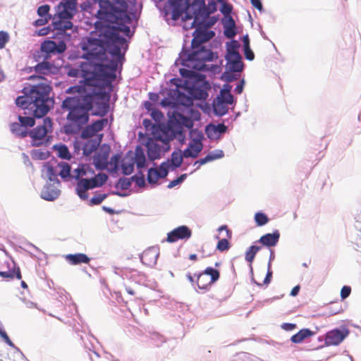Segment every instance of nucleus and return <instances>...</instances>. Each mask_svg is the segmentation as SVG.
<instances>
[{
    "label": "nucleus",
    "mask_w": 361,
    "mask_h": 361,
    "mask_svg": "<svg viewBox=\"0 0 361 361\" xmlns=\"http://www.w3.org/2000/svg\"><path fill=\"white\" fill-rule=\"evenodd\" d=\"M114 25L104 26L100 31L99 38L87 37L83 40L81 48L84 51V59L91 62H104L107 59V49L112 56L123 59L121 49H127V42L119 35V32H122L120 26Z\"/></svg>",
    "instance_id": "f257e3e1"
},
{
    "label": "nucleus",
    "mask_w": 361,
    "mask_h": 361,
    "mask_svg": "<svg viewBox=\"0 0 361 361\" xmlns=\"http://www.w3.org/2000/svg\"><path fill=\"white\" fill-rule=\"evenodd\" d=\"M216 10L215 3L213 2L206 7L204 1H196L192 6L188 8V14L192 13L195 15V18L190 20V23H185L183 27L186 30L195 27L191 43L193 49L198 48L202 43L209 41L215 35L214 31H209L208 29L217 21L216 18L209 17V15Z\"/></svg>",
    "instance_id": "f03ea898"
},
{
    "label": "nucleus",
    "mask_w": 361,
    "mask_h": 361,
    "mask_svg": "<svg viewBox=\"0 0 361 361\" xmlns=\"http://www.w3.org/2000/svg\"><path fill=\"white\" fill-rule=\"evenodd\" d=\"M35 78L42 79L43 81L37 85L25 87L22 90L23 95L16 99V104L24 109L32 105L30 108L33 109L34 116L42 118L49 112L53 104L52 99L49 97L51 87L47 80L40 75L30 77V79Z\"/></svg>",
    "instance_id": "7ed1b4c3"
},
{
    "label": "nucleus",
    "mask_w": 361,
    "mask_h": 361,
    "mask_svg": "<svg viewBox=\"0 0 361 361\" xmlns=\"http://www.w3.org/2000/svg\"><path fill=\"white\" fill-rule=\"evenodd\" d=\"M94 96L75 95L66 97L62 102L63 109L68 111L64 126V131L68 135L78 134L89 121L90 111L93 107Z\"/></svg>",
    "instance_id": "20e7f679"
},
{
    "label": "nucleus",
    "mask_w": 361,
    "mask_h": 361,
    "mask_svg": "<svg viewBox=\"0 0 361 361\" xmlns=\"http://www.w3.org/2000/svg\"><path fill=\"white\" fill-rule=\"evenodd\" d=\"M99 7L96 16L102 23L119 25L122 32L130 36V29L128 25L131 23V18L128 14L125 0H99Z\"/></svg>",
    "instance_id": "39448f33"
},
{
    "label": "nucleus",
    "mask_w": 361,
    "mask_h": 361,
    "mask_svg": "<svg viewBox=\"0 0 361 361\" xmlns=\"http://www.w3.org/2000/svg\"><path fill=\"white\" fill-rule=\"evenodd\" d=\"M111 59L105 61L106 63L103 62L97 63L94 61L92 66V80H99L104 82H111L116 78L115 71L118 68V62H121L123 59Z\"/></svg>",
    "instance_id": "423d86ee"
},
{
    "label": "nucleus",
    "mask_w": 361,
    "mask_h": 361,
    "mask_svg": "<svg viewBox=\"0 0 361 361\" xmlns=\"http://www.w3.org/2000/svg\"><path fill=\"white\" fill-rule=\"evenodd\" d=\"M213 60V52L204 47H199L188 55L187 59L183 61V65L197 71L206 70L207 61Z\"/></svg>",
    "instance_id": "0eeeda50"
},
{
    "label": "nucleus",
    "mask_w": 361,
    "mask_h": 361,
    "mask_svg": "<svg viewBox=\"0 0 361 361\" xmlns=\"http://www.w3.org/2000/svg\"><path fill=\"white\" fill-rule=\"evenodd\" d=\"M145 145L147 157L150 161L161 159L171 148L169 140L159 136L148 138Z\"/></svg>",
    "instance_id": "6e6552de"
},
{
    "label": "nucleus",
    "mask_w": 361,
    "mask_h": 361,
    "mask_svg": "<svg viewBox=\"0 0 361 361\" xmlns=\"http://www.w3.org/2000/svg\"><path fill=\"white\" fill-rule=\"evenodd\" d=\"M108 176L105 173H99L93 178L82 177L79 178L76 186V191L79 197L83 200L87 198V190L102 186L106 180Z\"/></svg>",
    "instance_id": "1a4fd4ad"
},
{
    "label": "nucleus",
    "mask_w": 361,
    "mask_h": 361,
    "mask_svg": "<svg viewBox=\"0 0 361 361\" xmlns=\"http://www.w3.org/2000/svg\"><path fill=\"white\" fill-rule=\"evenodd\" d=\"M171 1L172 9V18L173 20L178 19L183 13L185 12V16L183 17L184 24L188 21L191 20L195 18V15L192 13L188 14V10L189 8L200 0H195L191 4H189L188 0H170Z\"/></svg>",
    "instance_id": "9d476101"
},
{
    "label": "nucleus",
    "mask_w": 361,
    "mask_h": 361,
    "mask_svg": "<svg viewBox=\"0 0 361 361\" xmlns=\"http://www.w3.org/2000/svg\"><path fill=\"white\" fill-rule=\"evenodd\" d=\"M52 129V121L50 118H45L43 123L28 132V135L32 139V145L39 146L47 134Z\"/></svg>",
    "instance_id": "9b49d317"
},
{
    "label": "nucleus",
    "mask_w": 361,
    "mask_h": 361,
    "mask_svg": "<svg viewBox=\"0 0 361 361\" xmlns=\"http://www.w3.org/2000/svg\"><path fill=\"white\" fill-rule=\"evenodd\" d=\"M40 49L44 53V59L47 60L51 54L63 53L66 49V44L63 41L56 44L54 41L47 40L42 43Z\"/></svg>",
    "instance_id": "f8f14e48"
},
{
    "label": "nucleus",
    "mask_w": 361,
    "mask_h": 361,
    "mask_svg": "<svg viewBox=\"0 0 361 361\" xmlns=\"http://www.w3.org/2000/svg\"><path fill=\"white\" fill-rule=\"evenodd\" d=\"M107 123V118H102L93 122L92 124L83 128L81 133V137L90 138L94 136L98 132L102 130Z\"/></svg>",
    "instance_id": "ddd939ff"
},
{
    "label": "nucleus",
    "mask_w": 361,
    "mask_h": 361,
    "mask_svg": "<svg viewBox=\"0 0 361 361\" xmlns=\"http://www.w3.org/2000/svg\"><path fill=\"white\" fill-rule=\"evenodd\" d=\"M191 235L192 231L188 226H180L168 233L167 241L174 243L178 240H187L189 239Z\"/></svg>",
    "instance_id": "4468645a"
},
{
    "label": "nucleus",
    "mask_w": 361,
    "mask_h": 361,
    "mask_svg": "<svg viewBox=\"0 0 361 361\" xmlns=\"http://www.w3.org/2000/svg\"><path fill=\"white\" fill-rule=\"evenodd\" d=\"M349 331L347 329L339 330L338 329L329 331L325 338V343L328 345H337L348 335Z\"/></svg>",
    "instance_id": "2eb2a0df"
},
{
    "label": "nucleus",
    "mask_w": 361,
    "mask_h": 361,
    "mask_svg": "<svg viewBox=\"0 0 361 361\" xmlns=\"http://www.w3.org/2000/svg\"><path fill=\"white\" fill-rule=\"evenodd\" d=\"M77 0H63L58 5V13L61 18H73L76 11Z\"/></svg>",
    "instance_id": "dca6fc26"
},
{
    "label": "nucleus",
    "mask_w": 361,
    "mask_h": 361,
    "mask_svg": "<svg viewBox=\"0 0 361 361\" xmlns=\"http://www.w3.org/2000/svg\"><path fill=\"white\" fill-rule=\"evenodd\" d=\"M226 130L227 126L224 123L209 124L206 126L205 133L209 139L218 140L221 137V134L226 133Z\"/></svg>",
    "instance_id": "f3484780"
},
{
    "label": "nucleus",
    "mask_w": 361,
    "mask_h": 361,
    "mask_svg": "<svg viewBox=\"0 0 361 361\" xmlns=\"http://www.w3.org/2000/svg\"><path fill=\"white\" fill-rule=\"evenodd\" d=\"M159 257V251L156 247H149L145 250L141 255L142 262L148 267L156 264Z\"/></svg>",
    "instance_id": "a211bd4d"
},
{
    "label": "nucleus",
    "mask_w": 361,
    "mask_h": 361,
    "mask_svg": "<svg viewBox=\"0 0 361 361\" xmlns=\"http://www.w3.org/2000/svg\"><path fill=\"white\" fill-rule=\"evenodd\" d=\"M109 149H101L94 157V164L98 169H105L109 165Z\"/></svg>",
    "instance_id": "6ab92c4d"
},
{
    "label": "nucleus",
    "mask_w": 361,
    "mask_h": 361,
    "mask_svg": "<svg viewBox=\"0 0 361 361\" xmlns=\"http://www.w3.org/2000/svg\"><path fill=\"white\" fill-rule=\"evenodd\" d=\"M202 144L200 139H192L189 146L183 151V156L185 158H196L202 149Z\"/></svg>",
    "instance_id": "aec40b11"
},
{
    "label": "nucleus",
    "mask_w": 361,
    "mask_h": 361,
    "mask_svg": "<svg viewBox=\"0 0 361 361\" xmlns=\"http://www.w3.org/2000/svg\"><path fill=\"white\" fill-rule=\"evenodd\" d=\"M63 257L71 265L88 264L90 261V258L84 253L68 254Z\"/></svg>",
    "instance_id": "412c9836"
},
{
    "label": "nucleus",
    "mask_w": 361,
    "mask_h": 361,
    "mask_svg": "<svg viewBox=\"0 0 361 361\" xmlns=\"http://www.w3.org/2000/svg\"><path fill=\"white\" fill-rule=\"evenodd\" d=\"M218 231L219 232H221L223 231H226V236L225 238L221 239L219 240L216 249L221 252H224L226 250H228L230 247V245L228 243V239H231L232 237V232L228 228L226 225L221 226Z\"/></svg>",
    "instance_id": "4be33fe9"
},
{
    "label": "nucleus",
    "mask_w": 361,
    "mask_h": 361,
    "mask_svg": "<svg viewBox=\"0 0 361 361\" xmlns=\"http://www.w3.org/2000/svg\"><path fill=\"white\" fill-rule=\"evenodd\" d=\"M280 238V233L279 231H275L272 233H267L262 235L259 242L261 243L263 245L267 247H273L275 246L279 242Z\"/></svg>",
    "instance_id": "5701e85b"
},
{
    "label": "nucleus",
    "mask_w": 361,
    "mask_h": 361,
    "mask_svg": "<svg viewBox=\"0 0 361 361\" xmlns=\"http://www.w3.org/2000/svg\"><path fill=\"white\" fill-rule=\"evenodd\" d=\"M56 13L59 20L53 22L54 28L61 31H66L67 30L71 29L73 27V23L70 21L71 18H61L58 13V9L56 10Z\"/></svg>",
    "instance_id": "b1692460"
},
{
    "label": "nucleus",
    "mask_w": 361,
    "mask_h": 361,
    "mask_svg": "<svg viewBox=\"0 0 361 361\" xmlns=\"http://www.w3.org/2000/svg\"><path fill=\"white\" fill-rule=\"evenodd\" d=\"M315 334V332L309 329H302L297 334L291 336L290 341L294 343H300L306 338L312 337Z\"/></svg>",
    "instance_id": "393cba45"
},
{
    "label": "nucleus",
    "mask_w": 361,
    "mask_h": 361,
    "mask_svg": "<svg viewBox=\"0 0 361 361\" xmlns=\"http://www.w3.org/2000/svg\"><path fill=\"white\" fill-rule=\"evenodd\" d=\"M231 86L228 84H225L216 99L221 100L223 102L232 104L233 103V97L231 94Z\"/></svg>",
    "instance_id": "a878e982"
},
{
    "label": "nucleus",
    "mask_w": 361,
    "mask_h": 361,
    "mask_svg": "<svg viewBox=\"0 0 361 361\" xmlns=\"http://www.w3.org/2000/svg\"><path fill=\"white\" fill-rule=\"evenodd\" d=\"M60 194L59 190L51 185L46 186L41 192V197L46 200L53 201L56 199Z\"/></svg>",
    "instance_id": "bb28decb"
},
{
    "label": "nucleus",
    "mask_w": 361,
    "mask_h": 361,
    "mask_svg": "<svg viewBox=\"0 0 361 361\" xmlns=\"http://www.w3.org/2000/svg\"><path fill=\"white\" fill-rule=\"evenodd\" d=\"M197 287L204 290H207L209 289L211 286L213 284L212 282H210V280L209 277H207L205 274L204 271L199 273L197 275V279L195 281Z\"/></svg>",
    "instance_id": "cd10ccee"
},
{
    "label": "nucleus",
    "mask_w": 361,
    "mask_h": 361,
    "mask_svg": "<svg viewBox=\"0 0 361 361\" xmlns=\"http://www.w3.org/2000/svg\"><path fill=\"white\" fill-rule=\"evenodd\" d=\"M228 105L230 104L216 98L213 103L214 112L216 115L224 116L228 111Z\"/></svg>",
    "instance_id": "c85d7f7f"
},
{
    "label": "nucleus",
    "mask_w": 361,
    "mask_h": 361,
    "mask_svg": "<svg viewBox=\"0 0 361 361\" xmlns=\"http://www.w3.org/2000/svg\"><path fill=\"white\" fill-rule=\"evenodd\" d=\"M75 177L77 179H79L83 176L90 177L94 175V170L90 167V166L87 164H83L80 167L78 168L75 170Z\"/></svg>",
    "instance_id": "c756f323"
},
{
    "label": "nucleus",
    "mask_w": 361,
    "mask_h": 361,
    "mask_svg": "<svg viewBox=\"0 0 361 361\" xmlns=\"http://www.w3.org/2000/svg\"><path fill=\"white\" fill-rule=\"evenodd\" d=\"M54 65L48 61H42L35 66V72L39 75H49L52 72Z\"/></svg>",
    "instance_id": "7c9ffc66"
},
{
    "label": "nucleus",
    "mask_w": 361,
    "mask_h": 361,
    "mask_svg": "<svg viewBox=\"0 0 361 361\" xmlns=\"http://www.w3.org/2000/svg\"><path fill=\"white\" fill-rule=\"evenodd\" d=\"M134 164H136L138 169H142L146 165V158L142 149L140 147H137L135 149Z\"/></svg>",
    "instance_id": "2f4dec72"
},
{
    "label": "nucleus",
    "mask_w": 361,
    "mask_h": 361,
    "mask_svg": "<svg viewBox=\"0 0 361 361\" xmlns=\"http://www.w3.org/2000/svg\"><path fill=\"white\" fill-rule=\"evenodd\" d=\"M11 131L20 137H25L28 135L27 129L24 128L22 124L19 123H12L10 126Z\"/></svg>",
    "instance_id": "473e14b6"
},
{
    "label": "nucleus",
    "mask_w": 361,
    "mask_h": 361,
    "mask_svg": "<svg viewBox=\"0 0 361 361\" xmlns=\"http://www.w3.org/2000/svg\"><path fill=\"white\" fill-rule=\"evenodd\" d=\"M223 157H224V152L222 150H219L216 153L212 152V153L208 154L204 158H202V159L197 160L195 162V164H199V165H203V164H207V162L216 160L217 159H220Z\"/></svg>",
    "instance_id": "72a5a7b5"
},
{
    "label": "nucleus",
    "mask_w": 361,
    "mask_h": 361,
    "mask_svg": "<svg viewBox=\"0 0 361 361\" xmlns=\"http://www.w3.org/2000/svg\"><path fill=\"white\" fill-rule=\"evenodd\" d=\"M56 167H54L50 163L47 162L44 164L43 169L47 176L50 180H54L59 175V171Z\"/></svg>",
    "instance_id": "f704fd0d"
},
{
    "label": "nucleus",
    "mask_w": 361,
    "mask_h": 361,
    "mask_svg": "<svg viewBox=\"0 0 361 361\" xmlns=\"http://www.w3.org/2000/svg\"><path fill=\"white\" fill-rule=\"evenodd\" d=\"M204 274L209 277L210 282H212L213 283L219 279L220 272L216 269L209 267L204 270Z\"/></svg>",
    "instance_id": "c9c22d12"
},
{
    "label": "nucleus",
    "mask_w": 361,
    "mask_h": 361,
    "mask_svg": "<svg viewBox=\"0 0 361 361\" xmlns=\"http://www.w3.org/2000/svg\"><path fill=\"white\" fill-rule=\"evenodd\" d=\"M226 68L233 72H241L243 69L242 59L228 61L226 63Z\"/></svg>",
    "instance_id": "e433bc0d"
},
{
    "label": "nucleus",
    "mask_w": 361,
    "mask_h": 361,
    "mask_svg": "<svg viewBox=\"0 0 361 361\" xmlns=\"http://www.w3.org/2000/svg\"><path fill=\"white\" fill-rule=\"evenodd\" d=\"M173 117L178 123H181L187 128H192L193 126L192 121L190 118H188L180 113H174Z\"/></svg>",
    "instance_id": "4c0bfd02"
},
{
    "label": "nucleus",
    "mask_w": 361,
    "mask_h": 361,
    "mask_svg": "<svg viewBox=\"0 0 361 361\" xmlns=\"http://www.w3.org/2000/svg\"><path fill=\"white\" fill-rule=\"evenodd\" d=\"M261 247L257 245H252L245 252V260L249 263H252L257 252L260 250Z\"/></svg>",
    "instance_id": "58836bf2"
},
{
    "label": "nucleus",
    "mask_w": 361,
    "mask_h": 361,
    "mask_svg": "<svg viewBox=\"0 0 361 361\" xmlns=\"http://www.w3.org/2000/svg\"><path fill=\"white\" fill-rule=\"evenodd\" d=\"M18 121L25 129H27L28 127H32L35 124V118L30 116H19Z\"/></svg>",
    "instance_id": "ea45409f"
},
{
    "label": "nucleus",
    "mask_w": 361,
    "mask_h": 361,
    "mask_svg": "<svg viewBox=\"0 0 361 361\" xmlns=\"http://www.w3.org/2000/svg\"><path fill=\"white\" fill-rule=\"evenodd\" d=\"M97 145L92 140H88L82 147L83 154L86 156L92 154L96 149Z\"/></svg>",
    "instance_id": "a19ab883"
},
{
    "label": "nucleus",
    "mask_w": 361,
    "mask_h": 361,
    "mask_svg": "<svg viewBox=\"0 0 361 361\" xmlns=\"http://www.w3.org/2000/svg\"><path fill=\"white\" fill-rule=\"evenodd\" d=\"M57 167L59 169V175L62 178H67L70 176L71 166L67 163H61L57 164Z\"/></svg>",
    "instance_id": "79ce46f5"
},
{
    "label": "nucleus",
    "mask_w": 361,
    "mask_h": 361,
    "mask_svg": "<svg viewBox=\"0 0 361 361\" xmlns=\"http://www.w3.org/2000/svg\"><path fill=\"white\" fill-rule=\"evenodd\" d=\"M255 221L258 226H262L269 222V218L264 213L257 212L255 215Z\"/></svg>",
    "instance_id": "37998d69"
},
{
    "label": "nucleus",
    "mask_w": 361,
    "mask_h": 361,
    "mask_svg": "<svg viewBox=\"0 0 361 361\" xmlns=\"http://www.w3.org/2000/svg\"><path fill=\"white\" fill-rule=\"evenodd\" d=\"M160 178L157 169L151 168L148 170L147 180L149 183L155 184Z\"/></svg>",
    "instance_id": "c03bdc74"
},
{
    "label": "nucleus",
    "mask_w": 361,
    "mask_h": 361,
    "mask_svg": "<svg viewBox=\"0 0 361 361\" xmlns=\"http://www.w3.org/2000/svg\"><path fill=\"white\" fill-rule=\"evenodd\" d=\"M231 25H224V35L228 38H233L235 35V24L234 20H231Z\"/></svg>",
    "instance_id": "a18cd8bd"
},
{
    "label": "nucleus",
    "mask_w": 361,
    "mask_h": 361,
    "mask_svg": "<svg viewBox=\"0 0 361 361\" xmlns=\"http://www.w3.org/2000/svg\"><path fill=\"white\" fill-rule=\"evenodd\" d=\"M57 152L58 156L61 159H70L71 158V155L68 150V148L64 145H60L57 148Z\"/></svg>",
    "instance_id": "49530a36"
},
{
    "label": "nucleus",
    "mask_w": 361,
    "mask_h": 361,
    "mask_svg": "<svg viewBox=\"0 0 361 361\" xmlns=\"http://www.w3.org/2000/svg\"><path fill=\"white\" fill-rule=\"evenodd\" d=\"M122 172L125 175H130L134 171V162L131 160L129 162L123 161L121 164Z\"/></svg>",
    "instance_id": "de8ad7c7"
},
{
    "label": "nucleus",
    "mask_w": 361,
    "mask_h": 361,
    "mask_svg": "<svg viewBox=\"0 0 361 361\" xmlns=\"http://www.w3.org/2000/svg\"><path fill=\"white\" fill-rule=\"evenodd\" d=\"M183 153L173 152L171 155V163L175 167H179L183 163Z\"/></svg>",
    "instance_id": "09e8293b"
},
{
    "label": "nucleus",
    "mask_w": 361,
    "mask_h": 361,
    "mask_svg": "<svg viewBox=\"0 0 361 361\" xmlns=\"http://www.w3.org/2000/svg\"><path fill=\"white\" fill-rule=\"evenodd\" d=\"M178 101L183 105L185 106H190L193 104L192 99L188 96L185 94H182L180 93L178 94Z\"/></svg>",
    "instance_id": "8fccbe9b"
},
{
    "label": "nucleus",
    "mask_w": 361,
    "mask_h": 361,
    "mask_svg": "<svg viewBox=\"0 0 361 361\" xmlns=\"http://www.w3.org/2000/svg\"><path fill=\"white\" fill-rule=\"evenodd\" d=\"M50 10V6L47 4L40 6L37 9V14L40 17H46L51 18V16L49 15V12Z\"/></svg>",
    "instance_id": "3c124183"
},
{
    "label": "nucleus",
    "mask_w": 361,
    "mask_h": 361,
    "mask_svg": "<svg viewBox=\"0 0 361 361\" xmlns=\"http://www.w3.org/2000/svg\"><path fill=\"white\" fill-rule=\"evenodd\" d=\"M9 39L10 36L7 32L0 31V49H2L5 47Z\"/></svg>",
    "instance_id": "603ef678"
},
{
    "label": "nucleus",
    "mask_w": 361,
    "mask_h": 361,
    "mask_svg": "<svg viewBox=\"0 0 361 361\" xmlns=\"http://www.w3.org/2000/svg\"><path fill=\"white\" fill-rule=\"evenodd\" d=\"M131 178H121L118 180V185L122 190H128L131 185Z\"/></svg>",
    "instance_id": "864d4df0"
},
{
    "label": "nucleus",
    "mask_w": 361,
    "mask_h": 361,
    "mask_svg": "<svg viewBox=\"0 0 361 361\" xmlns=\"http://www.w3.org/2000/svg\"><path fill=\"white\" fill-rule=\"evenodd\" d=\"M157 171L159 173V176L160 177V178H164L167 176L168 165L166 163L164 162V163L161 164V165L159 166V168H157Z\"/></svg>",
    "instance_id": "5fc2aeb1"
},
{
    "label": "nucleus",
    "mask_w": 361,
    "mask_h": 361,
    "mask_svg": "<svg viewBox=\"0 0 361 361\" xmlns=\"http://www.w3.org/2000/svg\"><path fill=\"white\" fill-rule=\"evenodd\" d=\"M121 159V155L120 154H115L114 155L109 162V164L111 166L112 169L116 170L118 169V166L119 164Z\"/></svg>",
    "instance_id": "6e6d98bb"
},
{
    "label": "nucleus",
    "mask_w": 361,
    "mask_h": 361,
    "mask_svg": "<svg viewBox=\"0 0 361 361\" xmlns=\"http://www.w3.org/2000/svg\"><path fill=\"white\" fill-rule=\"evenodd\" d=\"M106 197V195L105 194H97L91 198L90 202L94 205L99 204Z\"/></svg>",
    "instance_id": "4d7b16f0"
},
{
    "label": "nucleus",
    "mask_w": 361,
    "mask_h": 361,
    "mask_svg": "<svg viewBox=\"0 0 361 361\" xmlns=\"http://www.w3.org/2000/svg\"><path fill=\"white\" fill-rule=\"evenodd\" d=\"M221 79L225 82H232L234 80H236V78L233 73V71H230L228 70V71H226L222 74Z\"/></svg>",
    "instance_id": "13d9d810"
},
{
    "label": "nucleus",
    "mask_w": 361,
    "mask_h": 361,
    "mask_svg": "<svg viewBox=\"0 0 361 361\" xmlns=\"http://www.w3.org/2000/svg\"><path fill=\"white\" fill-rule=\"evenodd\" d=\"M240 44L237 41H232L227 44V54L238 52V49Z\"/></svg>",
    "instance_id": "bf43d9fd"
},
{
    "label": "nucleus",
    "mask_w": 361,
    "mask_h": 361,
    "mask_svg": "<svg viewBox=\"0 0 361 361\" xmlns=\"http://www.w3.org/2000/svg\"><path fill=\"white\" fill-rule=\"evenodd\" d=\"M185 178H186V174L181 175L180 176L178 177L176 179L171 180L169 183L168 188H172L176 186L177 185L182 183L185 180Z\"/></svg>",
    "instance_id": "052dcab7"
},
{
    "label": "nucleus",
    "mask_w": 361,
    "mask_h": 361,
    "mask_svg": "<svg viewBox=\"0 0 361 361\" xmlns=\"http://www.w3.org/2000/svg\"><path fill=\"white\" fill-rule=\"evenodd\" d=\"M226 61H237L242 59L240 54L239 52H233L230 54H226Z\"/></svg>",
    "instance_id": "680f3d73"
},
{
    "label": "nucleus",
    "mask_w": 361,
    "mask_h": 361,
    "mask_svg": "<svg viewBox=\"0 0 361 361\" xmlns=\"http://www.w3.org/2000/svg\"><path fill=\"white\" fill-rule=\"evenodd\" d=\"M0 336L4 339L6 343L9 346L13 347V343L11 341L6 332L0 327Z\"/></svg>",
    "instance_id": "e2e57ef3"
},
{
    "label": "nucleus",
    "mask_w": 361,
    "mask_h": 361,
    "mask_svg": "<svg viewBox=\"0 0 361 361\" xmlns=\"http://www.w3.org/2000/svg\"><path fill=\"white\" fill-rule=\"evenodd\" d=\"M14 275H15V273L11 269H8L7 271H1L0 270V276L4 279H12L14 278Z\"/></svg>",
    "instance_id": "0e129e2a"
},
{
    "label": "nucleus",
    "mask_w": 361,
    "mask_h": 361,
    "mask_svg": "<svg viewBox=\"0 0 361 361\" xmlns=\"http://www.w3.org/2000/svg\"><path fill=\"white\" fill-rule=\"evenodd\" d=\"M351 293V288L348 286H344L341 290V297L342 299L347 298Z\"/></svg>",
    "instance_id": "69168bd1"
},
{
    "label": "nucleus",
    "mask_w": 361,
    "mask_h": 361,
    "mask_svg": "<svg viewBox=\"0 0 361 361\" xmlns=\"http://www.w3.org/2000/svg\"><path fill=\"white\" fill-rule=\"evenodd\" d=\"M82 91V88L80 86H73V87H69L67 90H66V92L68 93V94H71V93H78V95H80V96H82L81 94V92Z\"/></svg>",
    "instance_id": "338daca9"
},
{
    "label": "nucleus",
    "mask_w": 361,
    "mask_h": 361,
    "mask_svg": "<svg viewBox=\"0 0 361 361\" xmlns=\"http://www.w3.org/2000/svg\"><path fill=\"white\" fill-rule=\"evenodd\" d=\"M244 54L245 58L249 61H252L255 58L254 53L252 52L250 47H246L244 49Z\"/></svg>",
    "instance_id": "774afa93"
}]
</instances>
